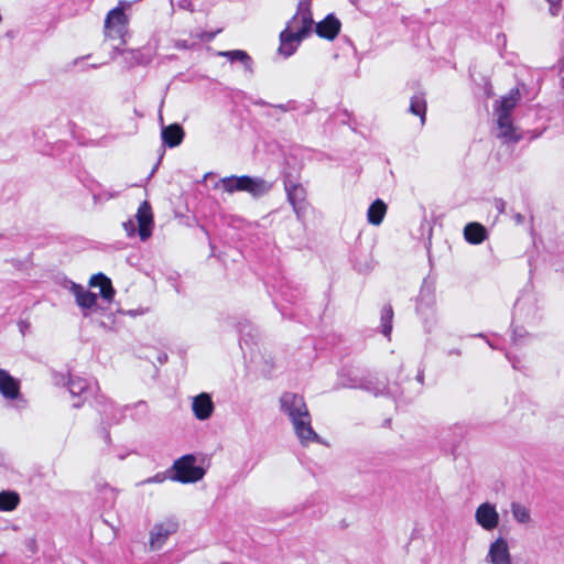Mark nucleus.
Returning a JSON list of instances; mask_svg holds the SVG:
<instances>
[{
    "label": "nucleus",
    "mask_w": 564,
    "mask_h": 564,
    "mask_svg": "<svg viewBox=\"0 0 564 564\" xmlns=\"http://www.w3.org/2000/svg\"><path fill=\"white\" fill-rule=\"evenodd\" d=\"M195 462V456L191 454L176 459L173 464L174 476L172 479L182 484L196 482L203 479L205 469L196 466Z\"/></svg>",
    "instance_id": "nucleus-4"
},
{
    "label": "nucleus",
    "mask_w": 564,
    "mask_h": 564,
    "mask_svg": "<svg viewBox=\"0 0 564 564\" xmlns=\"http://www.w3.org/2000/svg\"><path fill=\"white\" fill-rule=\"evenodd\" d=\"M288 200L293 207L297 218H302L306 210V191L301 184L285 185Z\"/></svg>",
    "instance_id": "nucleus-12"
},
{
    "label": "nucleus",
    "mask_w": 564,
    "mask_h": 564,
    "mask_svg": "<svg viewBox=\"0 0 564 564\" xmlns=\"http://www.w3.org/2000/svg\"><path fill=\"white\" fill-rule=\"evenodd\" d=\"M161 137L164 144L169 148H174L182 143L184 130L180 124L173 123L162 128Z\"/></svg>",
    "instance_id": "nucleus-18"
},
{
    "label": "nucleus",
    "mask_w": 564,
    "mask_h": 564,
    "mask_svg": "<svg viewBox=\"0 0 564 564\" xmlns=\"http://www.w3.org/2000/svg\"><path fill=\"white\" fill-rule=\"evenodd\" d=\"M387 213V205L381 199H376L368 208L367 219L371 225L378 226L382 223Z\"/></svg>",
    "instance_id": "nucleus-21"
},
{
    "label": "nucleus",
    "mask_w": 564,
    "mask_h": 564,
    "mask_svg": "<svg viewBox=\"0 0 564 564\" xmlns=\"http://www.w3.org/2000/svg\"><path fill=\"white\" fill-rule=\"evenodd\" d=\"M192 410L196 419L204 421L210 417L214 403L207 393H200L193 399Z\"/></svg>",
    "instance_id": "nucleus-14"
},
{
    "label": "nucleus",
    "mask_w": 564,
    "mask_h": 564,
    "mask_svg": "<svg viewBox=\"0 0 564 564\" xmlns=\"http://www.w3.org/2000/svg\"><path fill=\"white\" fill-rule=\"evenodd\" d=\"M135 218L140 239L145 241L151 236L153 226V214L149 202L144 200L140 204Z\"/></svg>",
    "instance_id": "nucleus-10"
},
{
    "label": "nucleus",
    "mask_w": 564,
    "mask_h": 564,
    "mask_svg": "<svg viewBox=\"0 0 564 564\" xmlns=\"http://www.w3.org/2000/svg\"><path fill=\"white\" fill-rule=\"evenodd\" d=\"M0 394L3 399L9 401L17 400L21 397L20 380L2 368H0Z\"/></svg>",
    "instance_id": "nucleus-11"
},
{
    "label": "nucleus",
    "mask_w": 564,
    "mask_h": 564,
    "mask_svg": "<svg viewBox=\"0 0 564 564\" xmlns=\"http://www.w3.org/2000/svg\"><path fill=\"white\" fill-rule=\"evenodd\" d=\"M123 4L124 2L120 1L118 7L107 13L104 29L105 36L108 39L121 40L123 42V36L128 28V17L123 11Z\"/></svg>",
    "instance_id": "nucleus-5"
},
{
    "label": "nucleus",
    "mask_w": 564,
    "mask_h": 564,
    "mask_svg": "<svg viewBox=\"0 0 564 564\" xmlns=\"http://www.w3.org/2000/svg\"><path fill=\"white\" fill-rule=\"evenodd\" d=\"M105 195H106L107 198H112L113 197V195H111V194H105Z\"/></svg>",
    "instance_id": "nucleus-42"
},
{
    "label": "nucleus",
    "mask_w": 564,
    "mask_h": 564,
    "mask_svg": "<svg viewBox=\"0 0 564 564\" xmlns=\"http://www.w3.org/2000/svg\"><path fill=\"white\" fill-rule=\"evenodd\" d=\"M128 314L131 315V316H135L137 315V313L134 311H129Z\"/></svg>",
    "instance_id": "nucleus-39"
},
{
    "label": "nucleus",
    "mask_w": 564,
    "mask_h": 564,
    "mask_svg": "<svg viewBox=\"0 0 564 564\" xmlns=\"http://www.w3.org/2000/svg\"><path fill=\"white\" fill-rule=\"evenodd\" d=\"M340 28V21L334 14H328L315 25V32L319 37L333 41L339 34Z\"/></svg>",
    "instance_id": "nucleus-13"
},
{
    "label": "nucleus",
    "mask_w": 564,
    "mask_h": 564,
    "mask_svg": "<svg viewBox=\"0 0 564 564\" xmlns=\"http://www.w3.org/2000/svg\"><path fill=\"white\" fill-rule=\"evenodd\" d=\"M165 479V477L161 474H158L147 480H144V482L147 484H150V482H162L163 480Z\"/></svg>",
    "instance_id": "nucleus-31"
},
{
    "label": "nucleus",
    "mask_w": 564,
    "mask_h": 564,
    "mask_svg": "<svg viewBox=\"0 0 564 564\" xmlns=\"http://www.w3.org/2000/svg\"><path fill=\"white\" fill-rule=\"evenodd\" d=\"M178 524L174 520H166L153 525L150 531V549L152 551L160 550L165 543L166 539L176 532Z\"/></svg>",
    "instance_id": "nucleus-9"
},
{
    "label": "nucleus",
    "mask_w": 564,
    "mask_h": 564,
    "mask_svg": "<svg viewBox=\"0 0 564 564\" xmlns=\"http://www.w3.org/2000/svg\"><path fill=\"white\" fill-rule=\"evenodd\" d=\"M70 291L75 296L76 304L83 310H91L97 305V295L85 290L80 284L72 283Z\"/></svg>",
    "instance_id": "nucleus-15"
},
{
    "label": "nucleus",
    "mask_w": 564,
    "mask_h": 564,
    "mask_svg": "<svg viewBox=\"0 0 564 564\" xmlns=\"http://www.w3.org/2000/svg\"><path fill=\"white\" fill-rule=\"evenodd\" d=\"M101 414L108 419V406H105V409L101 411Z\"/></svg>",
    "instance_id": "nucleus-34"
},
{
    "label": "nucleus",
    "mask_w": 564,
    "mask_h": 564,
    "mask_svg": "<svg viewBox=\"0 0 564 564\" xmlns=\"http://www.w3.org/2000/svg\"><path fill=\"white\" fill-rule=\"evenodd\" d=\"M280 408L290 419L302 445L321 442L318 434L312 427L311 414L302 395L284 392L280 398Z\"/></svg>",
    "instance_id": "nucleus-1"
},
{
    "label": "nucleus",
    "mask_w": 564,
    "mask_h": 564,
    "mask_svg": "<svg viewBox=\"0 0 564 564\" xmlns=\"http://www.w3.org/2000/svg\"><path fill=\"white\" fill-rule=\"evenodd\" d=\"M177 7L182 10H188L191 12L194 11V7L191 0H180L177 2Z\"/></svg>",
    "instance_id": "nucleus-28"
},
{
    "label": "nucleus",
    "mask_w": 564,
    "mask_h": 564,
    "mask_svg": "<svg viewBox=\"0 0 564 564\" xmlns=\"http://www.w3.org/2000/svg\"><path fill=\"white\" fill-rule=\"evenodd\" d=\"M207 37L208 40H212L214 37V34H209Z\"/></svg>",
    "instance_id": "nucleus-44"
},
{
    "label": "nucleus",
    "mask_w": 564,
    "mask_h": 564,
    "mask_svg": "<svg viewBox=\"0 0 564 564\" xmlns=\"http://www.w3.org/2000/svg\"><path fill=\"white\" fill-rule=\"evenodd\" d=\"M20 502V497L14 491L0 492V511H12Z\"/></svg>",
    "instance_id": "nucleus-23"
},
{
    "label": "nucleus",
    "mask_w": 564,
    "mask_h": 564,
    "mask_svg": "<svg viewBox=\"0 0 564 564\" xmlns=\"http://www.w3.org/2000/svg\"><path fill=\"white\" fill-rule=\"evenodd\" d=\"M409 110L413 115L419 116L421 121L423 122V109L421 108V105L416 97L412 98Z\"/></svg>",
    "instance_id": "nucleus-26"
},
{
    "label": "nucleus",
    "mask_w": 564,
    "mask_h": 564,
    "mask_svg": "<svg viewBox=\"0 0 564 564\" xmlns=\"http://www.w3.org/2000/svg\"><path fill=\"white\" fill-rule=\"evenodd\" d=\"M313 23L310 2L301 0L296 13L280 33L279 53L286 57L291 56L296 51L300 42L311 34Z\"/></svg>",
    "instance_id": "nucleus-2"
},
{
    "label": "nucleus",
    "mask_w": 564,
    "mask_h": 564,
    "mask_svg": "<svg viewBox=\"0 0 564 564\" xmlns=\"http://www.w3.org/2000/svg\"><path fill=\"white\" fill-rule=\"evenodd\" d=\"M80 59H82V58H76V59L74 61V65H77V63H78Z\"/></svg>",
    "instance_id": "nucleus-41"
},
{
    "label": "nucleus",
    "mask_w": 564,
    "mask_h": 564,
    "mask_svg": "<svg viewBox=\"0 0 564 564\" xmlns=\"http://www.w3.org/2000/svg\"><path fill=\"white\" fill-rule=\"evenodd\" d=\"M223 189L229 194L235 192H247L253 197H261L268 194L272 188V183L261 177H252L249 175L227 176L219 181Z\"/></svg>",
    "instance_id": "nucleus-3"
},
{
    "label": "nucleus",
    "mask_w": 564,
    "mask_h": 564,
    "mask_svg": "<svg viewBox=\"0 0 564 564\" xmlns=\"http://www.w3.org/2000/svg\"><path fill=\"white\" fill-rule=\"evenodd\" d=\"M518 99V91H510L508 95L501 97L495 107V116L498 117V112H503L510 116V112L516 107Z\"/></svg>",
    "instance_id": "nucleus-22"
},
{
    "label": "nucleus",
    "mask_w": 564,
    "mask_h": 564,
    "mask_svg": "<svg viewBox=\"0 0 564 564\" xmlns=\"http://www.w3.org/2000/svg\"><path fill=\"white\" fill-rule=\"evenodd\" d=\"M99 198H100V195H95V196H94V199H95V200H97V199H99Z\"/></svg>",
    "instance_id": "nucleus-43"
},
{
    "label": "nucleus",
    "mask_w": 564,
    "mask_h": 564,
    "mask_svg": "<svg viewBox=\"0 0 564 564\" xmlns=\"http://www.w3.org/2000/svg\"><path fill=\"white\" fill-rule=\"evenodd\" d=\"M25 325H26V324H25V323H23V322H22V323H20V330H21L22 333H23V329H25Z\"/></svg>",
    "instance_id": "nucleus-37"
},
{
    "label": "nucleus",
    "mask_w": 564,
    "mask_h": 564,
    "mask_svg": "<svg viewBox=\"0 0 564 564\" xmlns=\"http://www.w3.org/2000/svg\"><path fill=\"white\" fill-rule=\"evenodd\" d=\"M464 237L469 243L478 245L486 239L487 231L482 225L470 223L464 228Z\"/></svg>",
    "instance_id": "nucleus-19"
},
{
    "label": "nucleus",
    "mask_w": 564,
    "mask_h": 564,
    "mask_svg": "<svg viewBox=\"0 0 564 564\" xmlns=\"http://www.w3.org/2000/svg\"><path fill=\"white\" fill-rule=\"evenodd\" d=\"M219 56L226 57L230 62H240L248 73H252V61L249 54L242 50L221 51Z\"/></svg>",
    "instance_id": "nucleus-20"
},
{
    "label": "nucleus",
    "mask_w": 564,
    "mask_h": 564,
    "mask_svg": "<svg viewBox=\"0 0 564 564\" xmlns=\"http://www.w3.org/2000/svg\"><path fill=\"white\" fill-rule=\"evenodd\" d=\"M485 562L487 564H512L509 542L505 536L498 535L489 542Z\"/></svg>",
    "instance_id": "nucleus-7"
},
{
    "label": "nucleus",
    "mask_w": 564,
    "mask_h": 564,
    "mask_svg": "<svg viewBox=\"0 0 564 564\" xmlns=\"http://www.w3.org/2000/svg\"><path fill=\"white\" fill-rule=\"evenodd\" d=\"M512 519L524 528L533 524L531 509L522 502L514 501L510 505Z\"/></svg>",
    "instance_id": "nucleus-17"
},
{
    "label": "nucleus",
    "mask_w": 564,
    "mask_h": 564,
    "mask_svg": "<svg viewBox=\"0 0 564 564\" xmlns=\"http://www.w3.org/2000/svg\"><path fill=\"white\" fill-rule=\"evenodd\" d=\"M496 121V137L500 139L503 143H516L521 140L522 134L519 131V129L513 124L510 116L503 112H498Z\"/></svg>",
    "instance_id": "nucleus-8"
},
{
    "label": "nucleus",
    "mask_w": 564,
    "mask_h": 564,
    "mask_svg": "<svg viewBox=\"0 0 564 564\" xmlns=\"http://www.w3.org/2000/svg\"><path fill=\"white\" fill-rule=\"evenodd\" d=\"M166 360H167V355L166 354H163V355L159 356V361L161 364L165 362Z\"/></svg>",
    "instance_id": "nucleus-33"
},
{
    "label": "nucleus",
    "mask_w": 564,
    "mask_h": 564,
    "mask_svg": "<svg viewBox=\"0 0 564 564\" xmlns=\"http://www.w3.org/2000/svg\"><path fill=\"white\" fill-rule=\"evenodd\" d=\"M88 384L83 378H70L68 381V390L73 397L80 398L87 392Z\"/></svg>",
    "instance_id": "nucleus-25"
},
{
    "label": "nucleus",
    "mask_w": 564,
    "mask_h": 564,
    "mask_svg": "<svg viewBox=\"0 0 564 564\" xmlns=\"http://www.w3.org/2000/svg\"><path fill=\"white\" fill-rule=\"evenodd\" d=\"M175 46L177 48H188V45H187V42L186 41H177Z\"/></svg>",
    "instance_id": "nucleus-32"
},
{
    "label": "nucleus",
    "mask_w": 564,
    "mask_h": 564,
    "mask_svg": "<svg viewBox=\"0 0 564 564\" xmlns=\"http://www.w3.org/2000/svg\"><path fill=\"white\" fill-rule=\"evenodd\" d=\"M123 228L127 232L128 236H133L134 232H135V225L133 223V220L129 219L127 221L123 223Z\"/></svg>",
    "instance_id": "nucleus-27"
},
{
    "label": "nucleus",
    "mask_w": 564,
    "mask_h": 564,
    "mask_svg": "<svg viewBox=\"0 0 564 564\" xmlns=\"http://www.w3.org/2000/svg\"><path fill=\"white\" fill-rule=\"evenodd\" d=\"M25 325H26V324H25V323H23V322H22V323H20V330H21L22 333H23V329H25Z\"/></svg>",
    "instance_id": "nucleus-36"
},
{
    "label": "nucleus",
    "mask_w": 564,
    "mask_h": 564,
    "mask_svg": "<svg viewBox=\"0 0 564 564\" xmlns=\"http://www.w3.org/2000/svg\"><path fill=\"white\" fill-rule=\"evenodd\" d=\"M246 327H248V328H250V329H251V327H250L249 325H243V326L240 328V333H241V334H243V330H245V328H246Z\"/></svg>",
    "instance_id": "nucleus-38"
},
{
    "label": "nucleus",
    "mask_w": 564,
    "mask_h": 564,
    "mask_svg": "<svg viewBox=\"0 0 564 564\" xmlns=\"http://www.w3.org/2000/svg\"><path fill=\"white\" fill-rule=\"evenodd\" d=\"M89 285L93 288H99L100 296L109 303L112 302L116 291L112 286L111 280L104 273L94 274L89 280Z\"/></svg>",
    "instance_id": "nucleus-16"
},
{
    "label": "nucleus",
    "mask_w": 564,
    "mask_h": 564,
    "mask_svg": "<svg viewBox=\"0 0 564 564\" xmlns=\"http://www.w3.org/2000/svg\"><path fill=\"white\" fill-rule=\"evenodd\" d=\"M224 564H229V563H224Z\"/></svg>",
    "instance_id": "nucleus-45"
},
{
    "label": "nucleus",
    "mask_w": 564,
    "mask_h": 564,
    "mask_svg": "<svg viewBox=\"0 0 564 564\" xmlns=\"http://www.w3.org/2000/svg\"><path fill=\"white\" fill-rule=\"evenodd\" d=\"M257 105H260V106H265L268 105L264 100H259L256 102Z\"/></svg>",
    "instance_id": "nucleus-35"
},
{
    "label": "nucleus",
    "mask_w": 564,
    "mask_h": 564,
    "mask_svg": "<svg viewBox=\"0 0 564 564\" xmlns=\"http://www.w3.org/2000/svg\"><path fill=\"white\" fill-rule=\"evenodd\" d=\"M273 107H274V108H276V109H279V110H281V111H283V112H286V111H290V110H293V109H294V107H293V106H291V102H289V104L274 105Z\"/></svg>",
    "instance_id": "nucleus-30"
},
{
    "label": "nucleus",
    "mask_w": 564,
    "mask_h": 564,
    "mask_svg": "<svg viewBox=\"0 0 564 564\" xmlns=\"http://www.w3.org/2000/svg\"><path fill=\"white\" fill-rule=\"evenodd\" d=\"M475 523L486 532H492L500 525L497 505L490 501L479 503L474 513Z\"/></svg>",
    "instance_id": "nucleus-6"
},
{
    "label": "nucleus",
    "mask_w": 564,
    "mask_h": 564,
    "mask_svg": "<svg viewBox=\"0 0 564 564\" xmlns=\"http://www.w3.org/2000/svg\"><path fill=\"white\" fill-rule=\"evenodd\" d=\"M393 310L390 304H386L381 310V333L390 338V334L392 332V319H393Z\"/></svg>",
    "instance_id": "nucleus-24"
},
{
    "label": "nucleus",
    "mask_w": 564,
    "mask_h": 564,
    "mask_svg": "<svg viewBox=\"0 0 564 564\" xmlns=\"http://www.w3.org/2000/svg\"><path fill=\"white\" fill-rule=\"evenodd\" d=\"M546 1H547V2L550 3V6H551V9H550V10H551V13H552L553 15L557 14V11H558V4H560V1H561V0H546Z\"/></svg>",
    "instance_id": "nucleus-29"
},
{
    "label": "nucleus",
    "mask_w": 564,
    "mask_h": 564,
    "mask_svg": "<svg viewBox=\"0 0 564 564\" xmlns=\"http://www.w3.org/2000/svg\"><path fill=\"white\" fill-rule=\"evenodd\" d=\"M79 405H80V401L79 400L74 402V406L78 408Z\"/></svg>",
    "instance_id": "nucleus-40"
}]
</instances>
